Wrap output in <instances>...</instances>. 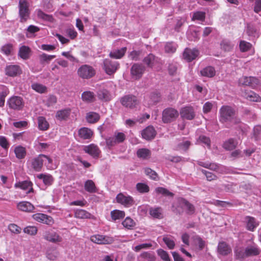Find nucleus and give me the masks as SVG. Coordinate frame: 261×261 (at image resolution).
<instances>
[{"mask_svg": "<svg viewBox=\"0 0 261 261\" xmlns=\"http://www.w3.org/2000/svg\"><path fill=\"white\" fill-rule=\"evenodd\" d=\"M215 70L214 67L212 66H208L200 71V73L202 76L212 77L215 75Z\"/></svg>", "mask_w": 261, "mask_h": 261, "instance_id": "37", "label": "nucleus"}, {"mask_svg": "<svg viewBox=\"0 0 261 261\" xmlns=\"http://www.w3.org/2000/svg\"><path fill=\"white\" fill-rule=\"evenodd\" d=\"M17 208L22 211L31 212L34 209V206L28 201L20 202L17 204Z\"/></svg>", "mask_w": 261, "mask_h": 261, "instance_id": "31", "label": "nucleus"}, {"mask_svg": "<svg viewBox=\"0 0 261 261\" xmlns=\"http://www.w3.org/2000/svg\"><path fill=\"white\" fill-rule=\"evenodd\" d=\"M71 112L70 109H65L58 111L56 113V117L59 120H66L69 116Z\"/></svg>", "mask_w": 261, "mask_h": 261, "instance_id": "34", "label": "nucleus"}, {"mask_svg": "<svg viewBox=\"0 0 261 261\" xmlns=\"http://www.w3.org/2000/svg\"><path fill=\"white\" fill-rule=\"evenodd\" d=\"M83 150L86 153H88L94 158H98L100 153V150L98 146L94 144L85 146Z\"/></svg>", "mask_w": 261, "mask_h": 261, "instance_id": "16", "label": "nucleus"}, {"mask_svg": "<svg viewBox=\"0 0 261 261\" xmlns=\"http://www.w3.org/2000/svg\"><path fill=\"white\" fill-rule=\"evenodd\" d=\"M37 177L42 179L44 184L47 186L51 185L53 181V177L49 174H40L37 175Z\"/></svg>", "mask_w": 261, "mask_h": 261, "instance_id": "45", "label": "nucleus"}, {"mask_svg": "<svg viewBox=\"0 0 261 261\" xmlns=\"http://www.w3.org/2000/svg\"><path fill=\"white\" fill-rule=\"evenodd\" d=\"M177 110L172 108H167L162 112V121L164 123H169L174 121L178 117Z\"/></svg>", "mask_w": 261, "mask_h": 261, "instance_id": "2", "label": "nucleus"}, {"mask_svg": "<svg viewBox=\"0 0 261 261\" xmlns=\"http://www.w3.org/2000/svg\"><path fill=\"white\" fill-rule=\"evenodd\" d=\"M14 187L16 188H20L23 190H27L28 189V191L26 192L28 194L34 192L33 184L30 181L24 180L16 182L15 184Z\"/></svg>", "mask_w": 261, "mask_h": 261, "instance_id": "20", "label": "nucleus"}, {"mask_svg": "<svg viewBox=\"0 0 261 261\" xmlns=\"http://www.w3.org/2000/svg\"><path fill=\"white\" fill-rule=\"evenodd\" d=\"M95 74L94 68L88 65H83L77 70L78 75L83 79H88L93 77Z\"/></svg>", "mask_w": 261, "mask_h": 261, "instance_id": "4", "label": "nucleus"}, {"mask_svg": "<svg viewBox=\"0 0 261 261\" xmlns=\"http://www.w3.org/2000/svg\"><path fill=\"white\" fill-rule=\"evenodd\" d=\"M219 121L222 123L238 124L241 120L237 116L235 109L228 105L223 106L219 110Z\"/></svg>", "mask_w": 261, "mask_h": 261, "instance_id": "1", "label": "nucleus"}, {"mask_svg": "<svg viewBox=\"0 0 261 261\" xmlns=\"http://www.w3.org/2000/svg\"><path fill=\"white\" fill-rule=\"evenodd\" d=\"M237 144L236 140L233 139H230L224 143L223 147L227 150H231L236 147Z\"/></svg>", "mask_w": 261, "mask_h": 261, "instance_id": "48", "label": "nucleus"}, {"mask_svg": "<svg viewBox=\"0 0 261 261\" xmlns=\"http://www.w3.org/2000/svg\"><path fill=\"white\" fill-rule=\"evenodd\" d=\"M217 251L219 254L226 256L231 252V248L227 243L221 241L218 243Z\"/></svg>", "mask_w": 261, "mask_h": 261, "instance_id": "19", "label": "nucleus"}, {"mask_svg": "<svg viewBox=\"0 0 261 261\" xmlns=\"http://www.w3.org/2000/svg\"><path fill=\"white\" fill-rule=\"evenodd\" d=\"M75 217L79 219H90L91 214L84 210L78 209L74 213Z\"/></svg>", "mask_w": 261, "mask_h": 261, "instance_id": "38", "label": "nucleus"}, {"mask_svg": "<svg viewBox=\"0 0 261 261\" xmlns=\"http://www.w3.org/2000/svg\"><path fill=\"white\" fill-rule=\"evenodd\" d=\"M180 115L182 119L191 120L195 118V113L192 107H185L181 109Z\"/></svg>", "mask_w": 261, "mask_h": 261, "instance_id": "14", "label": "nucleus"}, {"mask_svg": "<svg viewBox=\"0 0 261 261\" xmlns=\"http://www.w3.org/2000/svg\"><path fill=\"white\" fill-rule=\"evenodd\" d=\"M148 99V107L155 105L161 101L160 94L158 92L151 93Z\"/></svg>", "mask_w": 261, "mask_h": 261, "instance_id": "24", "label": "nucleus"}, {"mask_svg": "<svg viewBox=\"0 0 261 261\" xmlns=\"http://www.w3.org/2000/svg\"><path fill=\"white\" fill-rule=\"evenodd\" d=\"M111 216L112 220L116 221L124 218L125 216V213L123 211L115 210L111 211Z\"/></svg>", "mask_w": 261, "mask_h": 261, "instance_id": "44", "label": "nucleus"}, {"mask_svg": "<svg viewBox=\"0 0 261 261\" xmlns=\"http://www.w3.org/2000/svg\"><path fill=\"white\" fill-rule=\"evenodd\" d=\"M90 240L92 242L98 244H109L114 242V239L112 237L100 234L91 236Z\"/></svg>", "mask_w": 261, "mask_h": 261, "instance_id": "10", "label": "nucleus"}, {"mask_svg": "<svg viewBox=\"0 0 261 261\" xmlns=\"http://www.w3.org/2000/svg\"><path fill=\"white\" fill-rule=\"evenodd\" d=\"M164 242L170 249H173L175 246L174 241L171 238L165 237L163 239Z\"/></svg>", "mask_w": 261, "mask_h": 261, "instance_id": "61", "label": "nucleus"}, {"mask_svg": "<svg viewBox=\"0 0 261 261\" xmlns=\"http://www.w3.org/2000/svg\"><path fill=\"white\" fill-rule=\"evenodd\" d=\"M21 72V70L19 67L17 65H11L7 66L6 68V73L10 76H15L19 74Z\"/></svg>", "mask_w": 261, "mask_h": 261, "instance_id": "25", "label": "nucleus"}, {"mask_svg": "<svg viewBox=\"0 0 261 261\" xmlns=\"http://www.w3.org/2000/svg\"><path fill=\"white\" fill-rule=\"evenodd\" d=\"M32 88L36 92L40 93H45L47 90L46 86L38 83L33 84L32 85Z\"/></svg>", "mask_w": 261, "mask_h": 261, "instance_id": "52", "label": "nucleus"}, {"mask_svg": "<svg viewBox=\"0 0 261 261\" xmlns=\"http://www.w3.org/2000/svg\"><path fill=\"white\" fill-rule=\"evenodd\" d=\"M220 46L221 49L225 51H229L232 49L233 44L229 40H223L220 43Z\"/></svg>", "mask_w": 261, "mask_h": 261, "instance_id": "47", "label": "nucleus"}, {"mask_svg": "<svg viewBox=\"0 0 261 261\" xmlns=\"http://www.w3.org/2000/svg\"><path fill=\"white\" fill-rule=\"evenodd\" d=\"M85 189L89 193L96 192V187L94 182L92 180H88L85 183Z\"/></svg>", "mask_w": 261, "mask_h": 261, "instance_id": "50", "label": "nucleus"}, {"mask_svg": "<svg viewBox=\"0 0 261 261\" xmlns=\"http://www.w3.org/2000/svg\"><path fill=\"white\" fill-rule=\"evenodd\" d=\"M43 157H45V155L40 154L33 160L32 166L35 170L39 171L41 169L44 162Z\"/></svg>", "mask_w": 261, "mask_h": 261, "instance_id": "22", "label": "nucleus"}, {"mask_svg": "<svg viewBox=\"0 0 261 261\" xmlns=\"http://www.w3.org/2000/svg\"><path fill=\"white\" fill-rule=\"evenodd\" d=\"M122 224L124 227L129 229H132L135 224L134 220L129 217H126Z\"/></svg>", "mask_w": 261, "mask_h": 261, "instance_id": "55", "label": "nucleus"}, {"mask_svg": "<svg viewBox=\"0 0 261 261\" xmlns=\"http://www.w3.org/2000/svg\"><path fill=\"white\" fill-rule=\"evenodd\" d=\"M239 83L240 85L254 87L259 83V80L253 76H243L239 79Z\"/></svg>", "mask_w": 261, "mask_h": 261, "instance_id": "12", "label": "nucleus"}, {"mask_svg": "<svg viewBox=\"0 0 261 261\" xmlns=\"http://www.w3.org/2000/svg\"><path fill=\"white\" fill-rule=\"evenodd\" d=\"M55 57V55H48L45 53H42L38 56L39 63L43 66L49 64L50 61Z\"/></svg>", "mask_w": 261, "mask_h": 261, "instance_id": "32", "label": "nucleus"}, {"mask_svg": "<svg viewBox=\"0 0 261 261\" xmlns=\"http://www.w3.org/2000/svg\"><path fill=\"white\" fill-rule=\"evenodd\" d=\"M116 201L118 203H119L126 207L132 206L134 203V201L132 197L129 195H124L122 193H119L117 195Z\"/></svg>", "mask_w": 261, "mask_h": 261, "instance_id": "13", "label": "nucleus"}, {"mask_svg": "<svg viewBox=\"0 0 261 261\" xmlns=\"http://www.w3.org/2000/svg\"><path fill=\"white\" fill-rule=\"evenodd\" d=\"M251 47V44L245 41H241L240 43V49L242 51L245 52L248 50Z\"/></svg>", "mask_w": 261, "mask_h": 261, "instance_id": "64", "label": "nucleus"}, {"mask_svg": "<svg viewBox=\"0 0 261 261\" xmlns=\"http://www.w3.org/2000/svg\"><path fill=\"white\" fill-rule=\"evenodd\" d=\"M234 253L237 259H242L247 257L246 249H238L235 250Z\"/></svg>", "mask_w": 261, "mask_h": 261, "instance_id": "54", "label": "nucleus"}, {"mask_svg": "<svg viewBox=\"0 0 261 261\" xmlns=\"http://www.w3.org/2000/svg\"><path fill=\"white\" fill-rule=\"evenodd\" d=\"M205 18V13L202 11H196L194 13L192 19L203 21Z\"/></svg>", "mask_w": 261, "mask_h": 261, "instance_id": "58", "label": "nucleus"}, {"mask_svg": "<svg viewBox=\"0 0 261 261\" xmlns=\"http://www.w3.org/2000/svg\"><path fill=\"white\" fill-rule=\"evenodd\" d=\"M155 192L159 195H162L164 196L167 197H173L174 196V194L167 189L164 188L163 187H157L155 189Z\"/></svg>", "mask_w": 261, "mask_h": 261, "instance_id": "43", "label": "nucleus"}, {"mask_svg": "<svg viewBox=\"0 0 261 261\" xmlns=\"http://www.w3.org/2000/svg\"><path fill=\"white\" fill-rule=\"evenodd\" d=\"M59 255L58 252L56 249H49L46 252V257L50 260L56 259Z\"/></svg>", "mask_w": 261, "mask_h": 261, "instance_id": "56", "label": "nucleus"}, {"mask_svg": "<svg viewBox=\"0 0 261 261\" xmlns=\"http://www.w3.org/2000/svg\"><path fill=\"white\" fill-rule=\"evenodd\" d=\"M24 233H28L30 235H35L37 232V228L35 226H27L23 229Z\"/></svg>", "mask_w": 261, "mask_h": 261, "instance_id": "62", "label": "nucleus"}, {"mask_svg": "<svg viewBox=\"0 0 261 261\" xmlns=\"http://www.w3.org/2000/svg\"><path fill=\"white\" fill-rule=\"evenodd\" d=\"M137 154L138 158L147 159L151 155L150 151L146 148H141L138 150Z\"/></svg>", "mask_w": 261, "mask_h": 261, "instance_id": "41", "label": "nucleus"}, {"mask_svg": "<svg viewBox=\"0 0 261 261\" xmlns=\"http://www.w3.org/2000/svg\"><path fill=\"white\" fill-rule=\"evenodd\" d=\"M190 144V142L189 141H183L177 145L176 149L178 150H187Z\"/></svg>", "mask_w": 261, "mask_h": 261, "instance_id": "63", "label": "nucleus"}, {"mask_svg": "<svg viewBox=\"0 0 261 261\" xmlns=\"http://www.w3.org/2000/svg\"><path fill=\"white\" fill-rule=\"evenodd\" d=\"M245 220L247 223V229L250 231H253L258 225V223L256 221L253 217L247 216L245 218Z\"/></svg>", "mask_w": 261, "mask_h": 261, "instance_id": "33", "label": "nucleus"}, {"mask_svg": "<svg viewBox=\"0 0 261 261\" xmlns=\"http://www.w3.org/2000/svg\"><path fill=\"white\" fill-rule=\"evenodd\" d=\"M43 237L45 240L54 243H57L62 241V238L53 230L44 231Z\"/></svg>", "mask_w": 261, "mask_h": 261, "instance_id": "11", "label": "nucleus"}, {"mask_svg": "<svg viewBox=\"0 0 261 261\" xmlns=\"http://www.w3.org/2000/svg\"><path fill=\"white\" fill-rule=\"evenodd\" d=\"M100 116L97 113L91 112L87 114V121L90 123H94L99 120Z\"/></svg>", "mask_w": 261, "mask_h": 261, "instance_id": "39", "label": "nucleus"}, {"mask_svg": "<svg viewBox=\"0 0 261 261\" xmlns=\"http://www.w3.org/2000/svg\"><path fill=\"white\" fill-rule=\"evenodd\" d=\"M149 214L155 218L161 219L163 218L162 210L160 207L150 208Z\"/></svg>", "mask_w": 261, "mask_h": 261, "instance_id": "42", "label": "nucleus"}, {"mask_svg": "<svg viewBox=\"0 0 261 261\" xmlns=\"http://www.w3.org/2000/svg\"><path fill=\"white\" fill-rule=\"evenodd\" d=\"M245 249L247 257L258 255L261 252L260 249L255 244L248 246Z\"/></svg>", "mask_w": 261, "mask_h": 261, "instance_id": "28", "label": "nucleus"}, {"mask_svg": "<svg viewBox=\"0 0 261 261\" xmlns=\"http://www.w3.org/2000/svg\"><path fill=\"white\" fill-rule=\"evenodd\" d=\"M37 16L44 20L52 22L53 21V17L51 15L44 13L41 10L39 9L37 10Z\"/></svg>", "mask_w": 261, "mask_h": 261, "instance_id": "49", "label": "nucleus"}, {"mask_svg": "<svg viewBox=\"0 0 261 261\" xmlns=\"http://www.w3.org/2000/svg\"><path fill=\"white\" fill-rule=\"evenodd\" d=\"M7 103L10 109L19 111L23 108L24 103L22 97L14 96L8 99Z\"/></svg>", "mask_w": 261, "mask_h": 261, "instance_id": "9", "label": "nucleus"}, {"mask_svg": "<svg viewBox=\"0 0 261 261\" xmlns=\"http://www.w3.org/2000/svg\"><path fill=\"white\" fill-rule=\"evenodd\" d=\"M138 261H155L154 252L146 251L142 253L138 258Z\"/></svg>", "mask_w": 261, "mask_h": 261, "instance_id": "26", "label": "nucleus"}, {"mask_svg": "<svg viewBox=\"0 0 261 261\" xmlns=\"http://www.w3.org/2000/svg\"><path fill=\"white\" fill-rule=\"evenodd\" d=\"M126 47H124L119 49L114 50L110 53V57L114 59H120L124 55Z\"/></svg>", "mask_w": 261, "mask_h": 261, "instance_id": "35", "label": "nucleus"}, {"mask_svg": "<svg viewBox=\"0 0 261 261\" xmlns=\"http://www.w3.org/2000/svg\"><path fill=\"white\" fill-rule=\"evenodd\" d=\"M78 135L81 139L88 140L91 138L93 135V132L91 129L84 127L79 130Z\"/></svg>", "mask_w": 261, "mask_h": 261, "instance_id": "23", "label": "nucleus"}, {"mask_svg": "<svg viewBox=\"0 0 261 261\" xmlns=\"http://www.w3.org/2000/svg\"><path fill=\"white\" fill-rule=\"evenodd\" d=\"M244 96L248 100L252 101L258 102L261 100L260 97L252 91L245 92Z\"/></svg>", "mask_w": 261, "mask_h": 261, "instance_id": "36", "label": "nucleus"}, {"mask_svg": "<svg viewBox=\"0 0 261 261\" xmlns=\"http://www.w3.org/2000/svg\"><path fill=\"white\" fill-rule=\"evenodd\" d=\"M81 99L86 103H91L95 100V95L93 92L86 91L82 94Z\"/></svg>", "mask_w": 261, "mask_h": 261, "instance_id": "29", "label": "nucleus"}, {"mask_svg": "<svg viewBox=\"0 0 261 261\" xmlns=\"http://www.w3.org/2000/svg\"><path fill=\"white\" fill-rule=\"evenodd\" d=\"M14 152L16 156L19 159L24 158L26 155L25 148L21 146H18L15 147Z\"/></svg>", "mask_w": 261, "mask_h": 261, "instance_id": "40", "label": "nucleus"}, {"mask_svg": "<svg viewBox=\"0 0 261 261\" xmlns=\"http://www.w3.org/2000/svg\"><path fill=\"white\" fill-rule=\"evenodd\" d=\"M142 51L141 50H133L129 54V57L133 60L139 61L141 59Z\"/></svg>", "mask_w": 261, "mask_h": 261, "instance_id": "57", "label": "nucleus"}, {"mask_svg": "<svg viewBox=\"0 0 261 261\" xmlns=\"http://www.w3.org/2000/svg\"><path fill=\"white\" fill-rule=\"evenodd\" d=\"M97 96L99 99L108 101L111 99V94L107 90L105 89H101L97 91Z\"/></svg>", "mask_w": 261, "mask_h": 261, "instance_id": "27", "label": "nucleus"}, {"mask_svg": "<svg viewBox=\"0 0 261 261\" xmlns=\"http://www.w3.org/2000/svg\"><path fill=\"white\" fill-rule=\"evenodd\" d=\"M145 173L147 175L149 176L150 178L153 180H156L158 178L157 173L150 168H145Z\"/></svg>", "mask_w": 261, "mask_h": 261, "instance_id": "59", "label": "nucleus"}, {"mask_svg": "<svg viewBox=\"0 0 261 261\" xmlns=\"http://www.w3.org/2000/svg\"><path fill=\"white\" fill-rule=\"evenodd\" d=\"M179 206L184 209L189 215H192L195 212L194 206L184 198L178 199Z\"/></svg>", "mask_w": 261, "mask_h": 261, "instance_id": "15", "label": "nucleus"}, {"mask_svg": "<svg viewBox=\"0 0 261 261\" xmlns=\"http://www.w3.org/2000/svg\"><path fill=\"white\" fill-rule=\"evenodd\" d=\"M199 54L198 50L187 48L183 53V57L188 62H191L195 59Z\"/></svg>", "mask_w": 261, "mask_h": 261, "instance_id": "17", "label": "nucleus"}, {"mask_svg": "<svg viewBox=\"0 0 261 261\" xmlns=\"http://www.w3.org/2000/svg\"><path fill=\"white\" fill-rule=\"evenodd\" d=\"M120 102L123 106L129 109H134L139 104L137 98L132 95H127L122 97L120 99Z\"/></svg>", "mask_w": 261, "mask_h": 261, "instance_id": "8", "label": "nucleus"}, {"mask_svg": "<svg viewBox=\"0 0 261 261\" xmlns=\"http://www.w3.org/2000/svg\"><path fill=\"white\" fill-rule=\"evenodd\" d=\"M158 254L164 261H170L168 253L162 249H160L157 251Z\"/></svg>", "mask_w": 261, "mask_h": 261, "instance_id": "60", "label": "nucleus"}, {"mask_svg": "<svg viewBox=\"0 0 261 261\" xmlns=\"http://www.w3.org/2000/svg\"><path fill=\"white\" fill-rule=\"evenodd\" d=\"M146 67L141 63H134L130 68V75L133 79L138 80L142 77Z\"/></svg>", "mask_w": 261, "mask_h": 261, "instance_id": "6", "label": "nucleus"}, {"mask_svg": "<svg viewBox=\"0 0 261 261\" xmlns=\"http://www.w3.org/2000/svg\"><path fill=\"white\" fill-rule=\"evenodd\" d=\"M119 64L118 62L106 59L103 61V68L105 72L109 75L115 73L118 69Z\"/></svg>", "mask_w": 261, "mask_h": 261, "instance_id": "7", "label": "nucleus"}, {"mask_svg": "<svg viewBox=\"0 0 261 261\" xmlns=\"http://www.w3.org/2000/svg\"><path fill=\"white\" fill-rule=\"evenodd\" d=\"M30 49L26 46H21L19 50V55L23 59H28L29 58Z\"/></svg>", "mask_w": 261, "mask_h": 261, "instance_id": "46", "label": "nucleus"}, {"mask_svg": "<svg viewBox=\"0 0 261 261\" xmlns=\"http://www.w3.org/2000/svg\"><path fill=\"white\" fill-rule=\"evenodd\" d=\"M38 127L40 130H45L48 129L49 124L45 118L39 117L38 119Z\"/></svg>", "mask_w": 261, "mask_h": 261, "instance_id": "51", "label": "nucleus"}, {"mask_svg": "<svg viewBox=\"0 0 261 261\" xmlns=\"http://www.w3.org/2000/svg\"><path fill=\"white\" fill-rule=\"evenodd\" d=\"M158 58L152 54H149L143 60L144 63L149 68H152L156 62Z\"/></svg>", "mask_w": 261, "mask_h": 261, "instance_id": "30", "label": "nucleus"}, {"mask_svg": "<svg viewBox=\"0 0 261 261\" xmlns=\"http://www.w3.org/2000/svg\"><path fill=\"white\" fill-rule=\"evenodd\" d=\"M142 138L146 140L153 139L156 135V131L152 126H148L141 133Z\"/></svg>", "mask_w": 261, "mask_h": 261, "instance_id": "21", "label": "nucleus"}, {"mask_svg": "<svg viewBox=\"0 0 261 261\" xmlns=\"http://www.w3.org/2000/svg\"><path fill=\"white\" fill-rule=\"evenodd\" d=\"M29 4L27 0H19V15L20 21H25L29 17Z\"/></svg>", "mask_w": 261, "mask_h": 261, "instance_id": "5", "label": "nucleus"}, {"mask_svg": "<svg viewBox=\"0 0 261 261\" xmlns=\"http://www.w3.org/2000/svg\"><path fill=\"white\" fill-rule=\"evenodd\" d=\"M137 191L141 193H147L149 191V187L144 183L139 182L136 185Z\"/></svg>", "mask_w": 261, "mask_h": 261, "instance_id": "53", "label": "nucleus"}, {"mask_svg": "<svg viewBox=\"0 0 261 261\" xmlns=\"http://www.w3.org/2000/svg\"><path fill=\"white\" fill-rule=\"evenodd\" d=\"M33 218L36 221L47 225L53 223V218L49 216L42 213H37L32 216Z\"/></svg>", "mask_w": 261, "mask_h": 261, "instance_id": "18", "label": "nucleus"}, {"mask_svg": "<svg viewBox=\"0 0 261 261\" xmlns=\"http://www.w3.org/2000/svg\"><path fill=\"white\" fill-rule=\"evenodd\" d=\"M125 139L126 136L123 133L115 132L112 137L106 139V145L110 148L117 144L122 143Z\"/></svg>", "mask_w": 261, "mask_h": 261, "instance_id": "3", "label": "nucleus"}]
</instances>
